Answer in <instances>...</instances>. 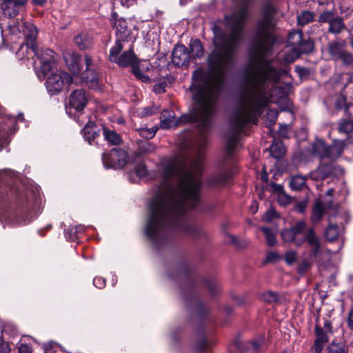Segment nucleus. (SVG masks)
<instances>
[{
	"mask_svg": "<svg viewBox=\"0 0 353 353\" xmlns=\"http://www.w3.org/2000/svg\"><path fill=\"white\" fill-rule=\"evenodd\" d=\"M206 144V137L202 135L194 157L165 159L158 165L161 181L150 203L145 228V236L154 245L164 243L172 232L194 234L196 228L189 219L188 210L200 203Z\"/></svg>",
	"mask_w": 353,
	"mask_h": 353,
	"instance_id": "nucleus-1",
	"label": "nucleus"
},
{
	"mask_svg": "<svg viewBox=\"0 0 353 353\" xmlns=\"http://www.w3.org/2000/svg\"><path fill=\"white\" fill-rule=\"evenodd\" d=\"M276 39H253L249 50V60L245 65V89L242 92L239 107L230 120V134L226 152L221 162V170L208 179L210 185H226L236 168L234 152L239 144V135L248 124H256L264 108L270 103H277L283 95L282 88L275 85L285 69L274 68L267 59L273 52Z\"/></svg>",
	"mask_w": 353,
	"mask_h": 353,
	"instance_id": "nucleus-2",
	"label": "nucleus"
},
{
	"mask_svg": "<svg viewBox=\"0 0 353 353\" xmlns=\"http://www.w3.org/2000/svg\"><path fill=\"white\" fill-rule=\"evenodd\" d=\"M250 0H241L237 10L225 15L229 33L215 32L214 40L216 50L209 56L210 72L198 68L192 74L193 110L176 119L172 110H164L160 116V127L170 129L178 125L198 122L204 132L210 127V119L216 111L223 78L233 62L234 54L243 37V26L249 17L248 4Z\"/></svg>",
	"mask_w": 353,
	"mask_h": 353,
	"instance_id": "nucleus-3",
	"label": "nucleus"
},
{
	"mask_svg": "<svg viewBox=\"0 0 353 353\" xmlns=\"http://www.w3.org/2000/svg\"><path fill=\"white\" fill-rule=\"evenodd\" d=\"M16 31L22 33L26 40V47L31 50L40 61V68L37 70V74L41 80L51 72L56 65V53L48 48H38L36 39L38 34L36 26L30 22H18ZM15 32V30H12Z\"/></svg>",
	"mask_w": 353,
	"mask_h": 353,
	"instance_id": "nucleus-4",
	"label": "nucleus"
},
{
	"mask_svg": "<svg viewBox=\"0 0 353 353\" xmlns=\"http://www.w3.org/2000/svg\"><path fill=\"white\" fill-rule=\"evenodd\" d=\"M343 151V142L336 141L332 145H327L323 140L316 139L312 145V154L319 159L320 165L316 170L310 173V178L319 181L333 174L332 162L342 154Z\"/></svg>",
	"mask_w": 353,
	"mask_h": 353,
	"instance_id": "nucleus-5",
	"label": "nucleus"
},
{
	"mask_svg": "<svg viewBox=\"0 0 353 353\" xmlns=\"http://www.w3.org/2000/svg\"><path fill=\"white\" fill-rule=\"evenodd\" d=\"M88 103V97L83 90H76L73 91L69 98L68 105L66 107L67 114L70 117L74 114V119L80 125H83L84 121L81 119L83 113L82 111L85 108Z\"/></svg>",
	"mask_w": 353,
	"mask_h": 353,
	"instance_id": "nucleus-6",
	"label": "nucleus"
},
{
	"mask_svg": "<svg viewBox=\"0 0 353 353\" xmlns=\"http://www.w3.org/2000/svg\"><path fill=\"white\" fill-rule=\"evenodd\" d=\"M123 48V46L122 43L118 41H116L114 46H112L110 50V61L118 64L122 68L128 66L132 67L137 63V59L132 49L131 48L121 54Z\"/></svg>",
	"mask_w": 353,
	"mask_h": 353,
	"instance_id": "nucleus-7",
	"label": "nucleus"
},
{
	"mask_svg": "<svg viewBox=\"0 0 353 353\" xmlns=\"http://www.w3.org/2000/svg\"><path fill=\"white\" fill-rule=\"evenodd\" d=\"M72 78L64 71H57L52 73L46 80V87L51 95L60 92L63 86H68L72 83Z\"/></svg>",
	"mask_w": 353,
	"mask_h": 353,
	"instance_id": "nucleus-8",
	"label": "nucleus"
},
{
	"mask_svg": "<svg viewBox=\"0 0 353 353\" xmlns=\"http://www.w3.org/2000/svg\"><path fill=\"white\" fill-rule=\"evenodd\" d=\"M128 154L121 149L113 148L110 152L103 153L102 161L105 168L119 169L125 166Z\"/></svg>",
	"mask_w": 353,
	"mask_h": 353,
	"instance_id": "nucleus-9",
	"label": "nucleus"
},
{
	"mask_svg": "<svg viewBox=\"0 0 353 353\" xmlns=\"http://www.w3.org/2000/svg\"><path fill=\"white\" fill-rule=\"evenodd\" d=\"M301 239L307 243L308 250L307 258L309 260H316L321 254V241L315 234L313 228H310L306 233H303Z\"/></svg>",
	"mask_w": 353,
	"mask_h": 353,
	"instance_id": "nucleus-10",
	"label": "nucleus"
},
{
	"mask_svg": "<svg viewBox=\"0 0 353 353\" xmlns=\"http://www.w3.org/2000/svg\"><path fill=\"white\" fill-rule=\"evenodd\" d=\"M2 114L0 107V116ZM17 121L14 117H0V150L6 147L10 142V135L14 133Z\"/></svg>",
	"mask_w": 353,
	"mask_h": 353,
	"instance_id": "nucleus-11",
	"label": "nucleus"
},
{
	"mask_svg": "<svg viewBox=\"0 0 353 353\" xmlns=\"http://www.w3.org/2000/svg\"><path fill=\"white\" fill-rule=\"evenodd\" d=\"M305 230V223L303 221H298L290 228H285L281 232V236L284 241H294L297 246H301L304 243L301 239Z\"/></svg>",
	"mask_w": 353,
	"mask_h": 353,
	"instance_id": "nucleus-12",
	"label": "nucleus"
},
{
	"mask_svg": "<svg viewBox=\"0 0 353 353\" xmlns=\"http://www.w3.org/2000/svg\"><path fill=\"white\" fill-rule=\"evenodd\" d=\"M3 221L6 224L19 226L29 223L30 219L23 210H19L6 212L3 216Z\"/></svg>",
	"mask_w": 353,
	"mask_h": 353,
	"instance_id": "nucleus-13",
	"label": "nucleus"
},
{
	"mask_svg": "<svg viewBox=\"0 0 353 353\" xmlns=\"http://www.w3.org/2000/svg\"><path fill=\"white\" fill-rule=\"evenodd\" d=\"M26 2L27 0H8L0 2V13L5 17H14L19 13L20 7Z\"/></svg>",
	"mask_w": 353,
	"mask_h": 353,
	"instance_id": "nucleus-14",
	"label": "nucleus"
},
{
	"mask_svg": "<svg viewBox=\"0 0 353 353\" xmlns=\"http://www.w3.org/2000/svg\"><path fill=\"white\" fill-rule=\"evenodd\" d=\"M190 55L188 48L182 44L176 45L172 51V61L174 65L181 67L189 63Z\"/></svg>",
	"mask_w": 353,
	"mask_h": 353,
	"instance_id": "nucleus-15",
	"label": "nucleus"
},
{
	"mask_svg": "<svg viewBox=\"0 0 353 353\" xmlns=\"http://www.w3.org/2000/svg\"><path fill=\"white\" fill-rule=\"evenodd\" d=\"M114 28L116 30V41H118L121 43V41H129L132 40V32L128 28L127 21L125 19L122 18L115 19Z\"/></svg>",
	"mask_w": 353,
	"mask_h": 353,
	"instance_id": "nucleus-16",
	"label": "nucleus"
},
{
	"mask_svg": "<svg viewBox=\"0 0 353 353\" xmlns=\"http://www.w3.org/2000/svg\"><path fill=\"white\" fill-rule=\"evenodd\" d=\"M63 57L68 70L74 74H78L81 70L79 54L72 50H65L63 53Z\"/></svg>",
	"mask_w": 353,
	"mask_h": 353,
	"instance_id": "nucleus-17",
	"label": "nucleus"
},
{
	"mask_svg": "<svg viewBox=\"0 0 353 353\" xmlns=\"http://www.w3.org/2000/svg\"><path fill=\"white\" fill-rule=\"evenodd\" d=\"M344 42L332 41L328 45L329 53L334 59H342L345 62L352 60V56L343 51Z\"/></svg>",
	"mask_w": 353,
	"mask_h": 353,
	"instance_id": "nucleus-18",
	"label": "nucleus"
},
{
	"mask_svg": "<svg viewBox=\"0 0 353 353\" xmlns=\"http://www.w3.org/2000/svg\"><path fill=\"white\" fill-rule=\"evenodd\" d=\"M81 79L89 88L94 90H101L100 79L99 73L97 71H92L89 73H83Z\"/></svg>",
	"mask_w": 353,
	"mask_h": 353,
	"instance_id": "nucleus-19",
	"label": "nucleus"
},
{
	"mask_svg": "<svg viewBox=\"0 0 353 353\" xmlns=\"http://www.w3.org/2000/svg\"><path fill=\"white\" fill-rule=\"evenodd\" d=\"M81 119L84 121L83 124H85L81 131L82 134L85 140L91 145L92 141L97 137H98L99 134L95 130V126L93 122H92L90 119L86 121L84 118H82Z\"/></svg>",
	"mask_w": 353,
	"mask_h": 353,
	"instance_id": "nucleus-20",
	"label": "nucleus"
},
{
	"mask_svg": "<svg viewBox=\"0 0 353 353\" xmlns=\"http://www.w3.org/2000/svg\"><path fill=\"white\" fill-rule=\"evenodd\" d=\"M74 41L80 50H85L91 47L92 38L87 32H81L74 38Z\"/></svg>",
	"mask_w": 353,
	"mask_h": 353,
	"instance_id": "nucleus-21",
	"label": "nucleus"
},
{
	"mask_svg": "<svg viewBox=\"0 0 353 353\" xmlns=\"http://www.w3.org/2000/svg\"><path fill=\"white\" fill-rule=\"evenodd\" d=\"M189 46L190 50V51L189 52L190 59H196L203 57V47L201 44V42L199 40L195 39L191 41Z\"/></svg>",
	"mask_w": 353,
	"mask_h": 353,
	"instance_id": "nucleus-22",
	"label": "nucleus"
},
{
	"mask_svg": "<svg viewBox=\"0 0 353 353\" xmlns=\"http://www.w3.org/2000/svg\"><path fill=\"white\" fill-rule=\"evenodd\" d=\"M271 155L275 159L281 158L285 153V148L281 141H274L270 146Z\"/></svg>",
	"mask_w": 353,
	"mask_h": 353,
	"instance_id": "nucleus-23",
	"label": "nucleus"
},
{
	"mask_svg": "<svg viewBox=\"0 0 353 353\" xmlns=\"http://www.w3.org/2000/svg\"><path fill=\"white\" fill-rule=\"evenodd\" d=\"M327 353H348V347L344 341H333L327 346Z\"/></svg>",
	"mask_w": 353,
	"mask_h": 353,
	"instance_id": "nucleus-24",
	"label": "nucleus"
},
{
	"mask_svg": "<svg viewBox=\"0 0 353 353\" xmlns=\"http://www.w3.org/2000/svg\"><path fill=\"white\" fill-rule=\"evenodd\" d=\"M103 134L105 139L111 145H118L121 143V139L119 134L113 130L104 128Z\"/></svg>",
	"mask_w": 353,
	"mask_h": 353,
	"instance_id": "nucleus-25",
	"label": "nucleus"
},
{
	"mask_svg": "<svg viewBox=\"0 0 353 353\" xmlns=\"http://www.w3.org/2000/svg\"><path fill=\"white\" fill-rule=\"evenodd\" d=\"M306 179V176L300 174L292 176L290 183L291 188L294 190H301L305 185Z\"/></svg>",
	"mask_w": 353,
	"mask_h": 353,
	"instance_id": "nucleus-26",
	"label": "nucleus"
},
{
	"mask_svg": "<svg viewBox=\"0 0 353 353\" xmlns=\"http://www.w3.org/2000/svg\"><path fill=\"white\" fill-rule=\"evenodd\" d=\"M303 39V34L299 30H294L289 33L288 37V45L292 48L298 47Z\"/></svg>",
	"mask_w": 353,
	"mask_h": 353,
	"instance_id": "nucleus-27",
	"label": "nucleus"
},
{
	"mask_svg": "<svg viewBox=\"0 0 353 353\" xmlns=\"http://www.w3.org/2000/svg\"><path fill=\"white\" fill-rule=\"evenodd\" d=\"M329 25V32L333 34H339L345 28L343 21L340 17L334 18Z\"/></svg>",
	"mask_w": 353,
	"mask_h": 353,
	"instance_id": "nucleus-28",
	"label": "nucleus"
},
{
	"mask_svg": "<svg viewBox=\"0 0 353 353\" xmlns=\"http://www.w3.org/2000/svg\"><path fill=\"white\" fill-rule=\"evenodd\" d=\"M340 234V230L336 224H330L327 227L325 235L327 241H333L336 240Z\"/></svg>",
	"mask_w": 353,
	"mask_h": 353,
	"instance_id": "nucleus-29",
	"label": "nucleus"
},
{
	"mask_svg": "<svg viewBox=\"0 0 353 353\" xmlns=\"http://www.w3.org/2000/svg\"><path fill=\"white\" fill-rule=\"evenodd\" d=\"M134 173L139 179L148 180L152 178V174L148 172L145 165L143 163L135 167Z\"/></svg>",
	"mask_w": 353,
	"mask_h": 353,
	"instance_id": "nucleus-30",
	"label": "nucleus"
},
{
	"mask_svg": "<svg viewBox=\"0 0 353 353\" xmlns=\"http://www.w3.org/2000/svg\"><path fill=\"white\" fill-rule=\"evenodd\" d=\"M156 145L149 141H141L138 143V151L140 154L152 153L155 151Z\"/></svg>",
	"mask_w": 353,
	"mask_h": 353,
	"instance_id": "nucleus-31",
	"label": "nucleus"
},
{
	"mask_svg": "<svg viewBox=\"0 0 353 353\" xmlns=\"http://www.w3.org/2000/svg\"><path fill=\"white\" fill-rule=\"evenodd\" d=\"M85 227L83 225L70 228L64 231L65 238L69 241H74L78 238V233L83 231Z\"/></svg>",
	"mask_w": 353,
	"mask_h": 353,
	"instance_id": "nucleus-32",
	"label": "nucleus"
},
{
	"mask_svg": "<svg viewBox=\"0 0 353 353\" xmlns=\"http://www.w3.org/2000/svg\"><path fill=\"white\" fill-rule=\"evenodd\" d=\"M325 208L321 201H316L314 205L312 219L314 222L319 221L323 216Z\"/></svg>",
	"mask_w": 353,
	"mask_h": 353,
	"instance_id": "nucleus-33",
	"label": "nucleus"
},
{
	"mask_svg": "<svg viewBox=\"0 0 353 353\" xmlns=\"http://www.w3.org/2000/svg\"><path fill=\"white\" fill-rule=\"evenodd\" d=\"M315 333L316 339L315 342L325 344L329 341V333L324 331L323 327L316 325Z\"/></svg>",
	"mask_w": 353,
	"mask_h": 353,
	"instance_id": "nucleus-34",
	"label": "nucleus"
},
{
	"mask_svg": "<svg viewBox=\"0 0 353 353\" xmlns=\"http://www.w3.org/2000/svg\"><path fill=\"white\" fill-rule=\"evenodd\" d=\"M314 47L313 42L310 40L303 41L301 40L298 47L295 48L297 49L300 54H305L310 52Z\"/></svg>",
	"mask_w": 353,
	"mask_h": 353,
	"instance_id": "nucleus-35",
	"label": "nucleus"
},
{
	"mask_svg": "<svg viewBox=\"0 0 353 353\" xmlns=\"http://www.w3.org/2000/svg\"><path fill=\"white\" fill-rule=\"evenodd\" d=\"M158 130L157 127H152L150 128H141L139 129H137V131L138 132L139 134L147 139H150L153 138Z\"/></svg>",
	"mask_w": 353,
	"mask_h": 353,
	"instance_id": "nucleus-36",
	"label": "nucleus"
},
{
	"mask_svg": "<svg viewBox=\"0 0 353 353\" xmlns=\"http://www.w3.org/2000/svg\"><path fill=\"white\" fill-rule=\"evenodd\" d=\"M314 14L312 12L305 11L297 17L299 25L304 26L311 22L314 19Z\"/></svg>",
	"mask_w": 353,
	"mask_h": 353,
	"instance_id": "nucleus-37",
	"label": "nucleus"
},
{
	"mask_svg": "<svg viewBox=\"0 0 353 353\" xmlns=\"http://www.w3.org/2000/svg\"><path fill=\"white\" fill-rule=\"evenodd\" d=\"M353 130V122L345 120L339 123V132L341 134L348 135Z\"/></svg>",
	"mask_w": 353,
	"mask_h": 353,
	"instance_id": "nucleus-38",
	"label": "nucleus"
},
{
	"mask_svg": "<svg viewBox=\"0 0 353 353\" xmlns=\"http://www.w3.org/2000/svg\"><path fill=\"white\" fill-rule=\"evenodd\" d=\"M300 53L295 48H292L291 50L288 52L283 59V61L286 63H293L299 56Z\"/></svg>",
	"mask_w": 353,
	"mask_h": 353,
	"instance_id": "nucleus-39",
	"label": "nucleus"
},
{
	"mask_svg": "<svg viewBox=\"0 0 353 353\" xmlns=\"http://www.w3.org/2000/svg\"><path fill=\"white\" fill-rule=\"evenodd\" d=\"M261 230L264 232L267 243L270 246H273L276 243L275 234L268 228H262Z\"/></svg>",
	"mask_w": 353,
	"mask_h": 353,
	"instance_id": "nucleus-40",
	"label": "nucleus"
},
{
	"mask_svg": "<svg viewBox=\"0 0 353 353\" xmlns=\"http://www.w3.org/2000/svg\"><path fill=\"white\" fill-rule=\"evenodd\" d=\"M132 70L134 76L141 81L148 82L150 81V78L141 72L137 63L132 67Z\"/></svg>",
	"mask_w": 353,
	"mask_h": 353,
	"instance_id": "nucleus-41",
	"label": "nucleus"
},
{
	"mask_svg": "<svg viewBox=\"0 0 353 353\" xmlns=\"http://www.w3.org/2000/svg\"><path fill=\"white\" fill-rule=\"evenodd\" d=\"M341 12L353 10V0H338Z\"/></svg>",
	"mask_w": 353,
	"mask_h": 353,
	"instance_id": "nucleus-42",
	"label": "nucleus"
},
{
	"mask_svg": "<svg viewBox=\"0 0 353 353\" xmlns=\"http://www.w3.org/2000/svg\"><path fill=\"white\" fill-rule=\"evenodd\" d=\"M334 19V13L332 11H325L321 14L319 21L321 23H330Z\"/></svg>",
	"mask_w": 353,
	"mask_h": 353,
	"instance_id": "nucleus-43",
	"label": "nucleus"
},
{
	"mask_svg": "<svg viewBox=\"0 0 353 353\" xmlns=\"http://www.w3.org/2000/svg\"><path fill=\"white\" fill-rule=\"evenodd\" d=\"M279 113L275 109H269L265 114L266 119L269 121L270 126L274 125L278 118Z\"/></svg>",
	"mask_w": 353,
	"mask_h": 353,
	"instance_id": "nucleus-44",
	"label": "nucleus"
},
{
	"mask_svg": "<svg viewBox=\"0 0 353 353\" xmlns=\"http://www.w3.org/2000/svg\"><path fill=\"white\" fill-rule=\"evenodd\" d=\"M261 298L265 302L273 303V302L277 301L278 294L272 291H268V292H264L261 295Z\"/></svg>",
	"mask_w": 353,
	"mask_h": 353,
	"instance_id": "nucleus-45",
	"label": "nucleus"
},
{
	"mask_svg": "<svg viewBox=\"0 0 353 353\" xmlns=\"http://www.w3.org/2000/svg\"><path fill=\"white\" fill-rule=\"evenodd\" d=\"M277 201L279 205L286 206L291 203L292 199L284 192L280 193L277 196Z\"/></svg>",
	"mask_w": 353,
	"mask_h": 353,
	"instance_id": "nucleus-46",
	"label": "nucleus"
},
{
	"mask_svg": "<svg viewBox=\"0 0 353 353\" xmlns=\"http://www.w3.org/2000/svg\"><path fill=\"white\" fill-rule=\"evenodd\" d=\"M85 68H86V70H85V73H89V72H91L92 71H96V70L93 68V65H94L93 61H92V58L88 54H86L85 56Z\"/></svg>",
	"mask_w": 353,
	"mask_h": 353,
	"instance_id": "nucleus-47",
	"label": "nucleus"
},
{
	"mask_svg": "<svg viewBox=\"0 0 353 353\" xmlns=\"http://www.w3.org/2000/svg\"><path fill=\"white\" fill-rule=\"evenodd\" d=\"M11 347L8 342L0 338V353H10Z\"/></svg>",
	"mask_w": 353,
	"mask_h": 353,
	"instance_id": "nucleus-48",
	"label": "nucleus"
},
{
	"mask_svg": "<svg viewBox=\"0 0 353 353\" xmlns=\"http://www.w3.org/2000/svg\"><path fill=\"white\" fill-rule=\"evenodd\" d=\"M154 113V108L152 107H146L144 108L139 109L138 114L141 117H148Z\"/></svg>",
	"mask_w": 353,
	"mask_h": 353,
	"instance_id": "nucleus-49",
	"label": "nucleus"
},
{
	"mask_svg": "<svg viewBox=\"0 0 353 353\" xmlns=\"http://www.w3.org/2000/svg\"><path fill=\"white\" fill-rule=\"evenodd\" d=\"M314 261L309 260L303 261L299 266V272L303 273L306 272L312 265Z\"/></svg>",
	"mask_w": 353,
	"mask_h": 353,
	"instance_id": "nucleus-50",
	"label": "nucleus"
},
{
	"mask_svg": "<svg viewBox=\"0 0 353 353\" xmlns=\"http://www.w3.org/2000/svg\"><path fill=\"white\" fill-rule=\"evenodd\" d=\"M296 259V253L294 251L287 252L285 256V260L288 264H292Z\"/></svg>",
	"mask_w": 353,
	"mask_h": 353,
	"instance_id": "nucleus-51",
	"label": "nucleus"
},
{
	"mask_svg": "<svg viewBox=\"0 0 353 353\" xmlns=\"http://www.w3.org/2000/svg\"><path fill=\"white\" fill-rule=\"evenodd\" d=\"M276 216V213L273 209L268 210L265 214L263 219L266 222H270L273 220L274 217Z\"/></svg>",
	"mask_w": 353,
	"mask_h": 353,
	"instance_id": "nucleus-52",
	"label": "nucleus"
},
{
	"mask_svg": "<svg viewBox=\"0 0 353 353\" xmlns=\"http://www.w3.org/2000/svg\"><path fill=\"white\" fill-rule=\"evenodd\" d=\"M93 284L96 288L102 289L105 285V280L103 277H95L93 279Z\"/></svg>",
	"mask_w": 353,
	"mask_h": 353,
	"instance_id": "nucleus-53",
	"label": "nucleus"
},
{
	"mask_svg": "<svg viewBox=\"0 0 353 353\" xmlns=\"http://www.w3.org/2000/svg\"><path fill=\"white\" fill-rule=\"evenodd\" d=\"M270 188L272 189V190L274 192H276L278 194V195L281 193V192H283V186L282 185H280V184H277L276 183H274V182H272L270 185Z\"/></svg>",
	"mask_w": 353,
	"mask_h": 353,
	"instance_id": "nucleus-54",
	"label": "nucleus"
},
{
	"mask_svg": "<svg viewBox=\"0 0 353 353\" xmlns=\"http://www.w3.org/2000/svg\"><path fill=\"white\" fill-rule=\"evenodd\" d=\"M279 259V255L277 253L274 252H270L267 254L265 261L266 262H273Z\"/></svg>",
	"mask_w": 353,
	"mask_h": 353,
	"instance_id": "nucleus-55",
	"label": "nucleus"
},
{
	"mask_svg": "<svg viewBox=\"0 0 353 353\" xmlns=\"http://www.w3.org/2000/svg\"><path fill=\"white\" fill-rule=\"evenodd\" d=\"M325 332L332 334L333 332L332 322L330 320H325L323 323V327Z\"/></svg>",
	"mask_w": 353,
	"mask_h": 353,
	"instance_id": "nucleus-56",
	"label": "nucleus"
},
{
	"mask_svg": "<svg viewBox=\"0 0 353 353\" xmlns=\"http://www.w3.org/2000/svg\"><path fill=\"white\" fill-rule=\"evenodd\" d=\"M209 343L207 341L206 339L204 336H202L198 343V348L200 350H204L207 347H208Z\"/></svg>",
	"mask_w": 353,
	"mask_h": 353,
	"instance_id": "nucleus-57",
	"label": "nucleus"
},
{
	"mask_svg": "<svg viewBox=\"0 0 353 353\" xmlns=\"http://www.w3.org/2000/svg\"><path fill=\"white\" fill-rule=\"evenodd\" d=\"M19 353H32V350L28 345L21 344L19 347Z\"/></svg>",
	"mask_w": 353,
	"mask_h": 353,
	"instance_id": "nucleus-58",
	"label": "nucleus"
},
{
	"mask_svg": "<svg viewBox=\"0 0 353 353\" xmlns=\"http://www.w3.org/2000/svg\"><path fill=\"white\" fill-rule=\"evenodd\" d=\"M279 134L282 137H288V125L281 124L279 127Z\"/></svg>",
	"mask_w": 353,
	"mask_h": 353,
	"instance_id": "nucleus-59",
	"label": "nucleus"
},
{
	"mask_svg": "<svg viewBox=\"0 0 353 353\" xmlns=\"http://www.w3.org/2000/svg\"><path fill=\"white\" fill-rule=\"evenodd\" d=\"M324 345L325 344H323V343H317V342L314 341V343L313 345V347L314 349V353H321V352L323 349Z\"/></svg>",
	"mask_w": 353,
	"mask_h": 353,
	"instance_id": "nucleus-60",
	"label": "nucleus"
},
{
	"mask_svg": "<svg viewBox=\"0 0 353 353\" xmlns=\"http://www.w3.org/2000/svg\"><path fill=\"white\" fill-rule=\"evenodd\" d=\"M154 91L156 93H161L165 91L164 86L162 84H157L154 86Z\"/></svg>",
	"mask_w": 353,
	"mask_h": 353,
	"instance_id": "nucleus-61",
	"label": "nucleus"
},
{
	"mask_svg": "<svg viewBox=\"0 0 353 353\" xmlns=\"http://www.w3.org/2000/svg\"><path fill=\"white\" fill-rule=\"evenodd\" d=\"M295 210L299 213H303L305 210V205L303 203H298L295 206Z\"/></svg>",
	"mask_w": 353,
	"mask_h": 353,
	"instance_id": "nucleus-62",
	"label": "nucleus"
},
{
	"mask_svg": "<svg viewBox=\"0 0 353 353\" xmlns=\"http://www.w3.org/2000/svg\"><path fill=\"white\" fill-rule=\"evenodd\" d=\"M348 325L350 327L353 328V308L351 310L349 314Z\"/></svg>",
	"mask_w": 353,
	"mask_h": 353,
	"instance_id": "nucleus-63",
	"label": "nucleus"
},
{
	"mask_svg": "<svg viewBox=\"0 0 353 353\" xmlns=\"http://www.w3.org/2000/svg\"><path fill=\"white\" fill-rule=\"evenodd\" d=\"M250 210L253 213H256L258 210V205L256 201H252V203L250 206Z\"/></svg>",
	"mask_w": 353,
	"mask_h": 353,
	"instance_id": "nucleus-64",
	"label": "nucleus"
}]
</instances>
